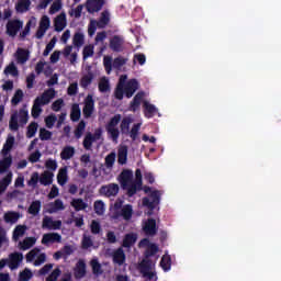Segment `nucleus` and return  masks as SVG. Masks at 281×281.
Returning a JSON list of instances; mask_svg holds the SVG:
<instances>
[{
  "label": "nucleus",
  "mask_w": 281,
  "mask_h": 281,
  "mask_svg": "<svg viewBox=\"0 0 281 281\" xmlns=\"http://www.w3.org/2000/svg\"><path fill=\"white\" fill-rule=\"evenodd\" d=\"M69 181V176L67 173V167H63L59 169L57 173V182L59 186H65Z\"/></svg>",
  "instance_id": "obj_32"
},
{
  "label": "nucleus",
  "mask_w": 281,
  "mask_h": 281,
  "mask_svg": "<svg viewBox=\"0 0 281 281\" xmlns=\"http://www.w3.org/2000/svg\"><path fill=\"white\" fill-rule=\"evenodd\" d=\"M60 210H65V204L63 203V200L57 199L54 203L49 204L48 213L54 214L56 212H60Z\"/></svg>",
  "instance_id": "obj_35"
},
{
  "label": "nucleus",
  "mask_w": 281,
  "mask_h": 281,
  "mask_svg": "<svg viewBox=\"0 0 281 281\" xmlns=\"http://www.w3.org/2000/svg\"><path fill=\"white\" fill-rule=\"evenodd\" d=\"M146 93L144 91H139L135 94L134 99L130 103V111L135 113L136 111L139 110V106H142V102L144 100V97Z\"/></svg>",
  "instance_id": "obj_15"
},
{
  "label": "nucleus",
  "mask_w": 281,
  "mask_h": 281,
  "mask_svg": "<svg viewBox=\"0 0 281 281\" xmlns=\"http://www.w3.org/2000/svg\"><path fill=\"white\" fill-rule=\"evenodd\" d=\"M119 183L121 184L123 190H126L128 188V184L133 181V170L131 169H124L120 175H119Z\"/></svg>",
  "instance_id": "obj_8"
},
{
  "label": "nucleus",
  "mask_w": 281,
  "mask_h": 281,
  "mask_svg": "<svg viewBox=\"0 0 281 281\" xmlns=\"http://www.w3.org/2000/svg\"><path fill=\"white\" fill-rule=\"evenodd\" d=\"M24 95L25 94L23 93V90H21V89L15 90V92L11 99V104L13 106L21 104V102H23Z\"/></svg>",
  "instance_id": "obj_42"
},
{
  "label": "nucleus",
  "mask_w": 281,
  "mask_h": 281,
  "mask_svg": "<svg viewBox=\"0 0 281 281\" xmlns=\"http://www.w3.org/2000/svg\"><path fill=\"white\" fill-rule=\"evenodd\" d=\"M63 236L58 233L44 234L42 238V245H54V243H61Z\"/></svg>",
  "instance_id": "obj_14"
},
{
  "label": "nucleus",
  "mask_w": 281,
  "mask_h": 281,
  "mask_svg": "<svg viewBox=\"0 0 281 281\" xmlns=\"http://www.w3.org/2000/svg\"><path fill=\"white\" fill-rule=\"evenodd\" d=\"M5 27H7L8 36H11L12 38H14V36L19 34V31L21 30V27H23V21L11 20L7 23Z\"/></svg>",
  "instance_id": "obj_6"
},
{
  "label": "nucleus",
  "mask_w": 281,
  "mask_h": 281,
  "mask_svg": "<svg viewBox=\"0 0 281 281\" xmlns=\"http://www.w3.org/2000/svg\"><path fill=\"white\" fill-rule=\"evenodd\" d=\"M54 182V173L52 171H44L40 177V183L42 186H52Z\"/></svg>",
  "instance_id": "obj_31"
},
{
  "label": "nucleus",
  "mask_w": 281,
  "mask_h": 281,
  "mask_svg": "<svg viewBox=\"0 0 281 281\" xmlns=\"http://www.w3.org/2000/svg\"><path fill=\"white\" fill-rule=\"evenodd\" d=\"M143 231L146 236H156L158 232L157 221L155 218H148L143 226Z\"/></svg>",
  "instance_id": "obj_12"
},
{
  "label": "nucleus",
  "mask_w": 281,
  "mask_h": 281,
  "mask_svg": "<svg viewBox=\"0 0 281 281\" xmlns=\"http://www.w3.org/2000/svg\"><path fill=\"white\" fill-rule=\"evenodd\" d=\"M114 214L115 218H120L121 216L124 221H131V218H133V205L126 204L121 211H116Z\"/></svg>",
  "instance_id": "obj_13"
},
{
  "label": "nucleus",
  "mask_w": 281,
  "mask_h": 281,
  "mask_svg": "<svg viewBox=\"0 0 281 281\" xmlns=\"http://www.w3.org/2000/svg\"><path fill=\"white\" fill-rule=\"evenodd\" d=\"M60 268H56L53 272L46 278V281H56L60 278Z\"/></svg>",
  "instance_id": "obj_63"
},
{
  "label": "nucleus",
  "mask_w": 281,
  "mask_h": 281,
  "mask_svg": "<svg viewBox=\"0 0 281 281\" xmlns=\"http://www.w3.org/2000/svg\"><path fill=\"white\" fill-rule=\"evenodd\" d=\"M30 115L27 109L23 108L19 112H14L9 121L10 131H19V126L27 124Z\"/></svg>",
  "instance_id": "obj_2"
},
{
  "label": "nucleus",
  "mask_w": 281,
  "mask_h": 281,
  "mask_svg": "<svg viewBox=\"0 0 281 281\" xmlns=\"http://www.w3.org/2000/svg\"><path fill=\"white\" fill-rule=\"evenodd\" d=\"M93 53L94 52L92 45L85 46L82 50L83 60H87V58H91V56H93Z\"/></svg>",
  "instance_id": "obj_59"
},
{
  "label": "nucleus",
  "mask_w": 281,
  "mask_h": 281,
  "mask_svg": "<svg viewBox=\"0 0 281 281\" xmlns=\"http://www.w3.org/2000/svg\"><path fill=\"white\" fill-rule=\"evenodd\" d=\"M94 212L95 214H98L99 216L104 214V202L102 201H95L94 202Z\"/></svg>",
  "instance_id": "obj_60"
},
{
  "label": "nucleus",
  "mask_w": 281,
  "mask_h": 281,
  "mask_svg": "<svg viewBox=\"0 0 281 281\" xmlns=\"http://www.w3.org/2000/svg\"><path fill=\"white\" fill-rule=\"evenodd\" d=\"M53 133L49 132V130H46L45 127L40 128V139L42 142H49L52 139Z\"/></svg>",
  "instance_id": "obj_54"
},
{
  "label": "nucleus",
  "mask_w": 281,
  "mask_h": 281,
  "mask_svg": "<svg viewBox=\"0 0 281 281\" xmlns=\"http://www.w3.org/2000/svg\"><path fill=\"white\" fill-rule=\"evenodd\" d=\"M143 106L145 117H155V113H157V108L154 104L148 103V101H144Z\"/></svg>",
  "instance_id": "obj_28"
},
{
  "label": "nucleus",
  "mask_w": 281,
  "mask_h": 281,
  "mask_svg": "<svg viewBox=\"0 0 281 281\" xmlns=\"http://www.w3.org/2000/svg\"><path fill=\"white\" fill-rule=\"evenodd\" d=\"M132 122H133V117H131V116L123 117V120L121 121V124H120L122 135H128V133L131 131Z\"/></svg>",
  "instance_id": "obj_26"
},
{
  "label": "nucleus",
  "mask_w": 281,
  "mask_h": 281,
  "mask_svg": "<svg viewBox=\"0 0 281 281\" xmlns=\"http://www.w3.org/2000/svg\"><path fill=\"white\" fill-rule=\"evenodd\" d=\"M160 267L162 271H170L172 267V258H170V256H162L160 260Z\"/></svg>",
  "instance_id": "obj_43"
},
{
  "label": "nucleus",
  "mask_w": 281,
  "mask_h": 281,
  "mask_svg": "<svg viewBox=\"0 0 281 281\" xmlns=\"http://www.w3.org/2000/svg\"><path fill=\"white\" fill-rule=\"evenodd\" d=\"M99 91L101 93H106V91H111V85L109 83V79L102 78L99 81Z\"/></svg>",
  "instance_id": "obj_51"
},
{
  "label": "nucleus",
  "mask_w": 281,
  "mask_h": 281,
  "mask_svg": "<svg viewBox=\"0 0 281 281\" xmlns=\"http://www.w3.org/2000/svg\"><path fill=\"white\" fill-rule=\"evenodd\" d=\"M25 232H27V226L18 225L13 231L12 239L16 243L19 238H22V236H25Z\"/></svg>",
  "instance_id": "obj_38"
},
{
  "label": "nucleus",
  "mask_w": 281,
  "mask_h": 281,
  "mask_svg": "<svg viewBox=\"0 0 281 281\" xmlns=\"http://www.w3.org/2000/svg\"><path fill=\"white\" fill-rule=\"evenodd\" d=\"M54 98H56V90H54V88H49L48 90L44 91L41 97L36 98V102L37 104L45 106L49 104Z\"/></svg>",
  "instance_id": "obj_9"
},
{
  "label": "nucleus",
  "mask_w": 281,
  "mask_h": 281,
  "mask_svg": "<svg viewBox=\"0 0 281 281\" xmlns=\"http://www.w3.org/2000/svg\"><path fill=\"white\" fill-rule=\"evenodd\" d=\"M87 276V262L85 260L79 259L74 269V277L76 280H82Z\"/></svg>",
  "instance_id": "obj_10"
},
{
  "label": "nucleus",
  "mask_w": 281,
  "mask_h": 281,
  "mask_svg": "<svg viewBox=\"0 0 281 281\" xmlns=\"http://www.w3.org/2000/svg\"><path fill=\"white\" fill-rule=\"evenodd\" d=\"M126 63H128L127 58L119 56V57L114 58V60H113V68L122 69V67H124V65H126Z\"/></svg>",
  "instance_id": "obj_53"
},
{
  "label": "nucleus",
  "mask_w": 281,
  "mask_h": 281,
  "mask_svg": "<svg viewBox=\"0 0 281 281\" xmlns=\"http://www.w3.org/2000/svg\"><path fill=\"white\" fill-rule=\"evenodd\" d=\"M120 122H122V114H115L105 125V131L113 142H117V139H120V130L117 128V124H120Z\"/></svg>",
  "instance_id": "obj_3"
},
{
  "label": "nucleus",
  "mask_w": 281,
  "mask_h": 281,
  "mask_svg": "<svg viewBox=\"0 0 281 281\" xmlns=\"http://www.w3.org/2000/svg\"><path fill=\"white\" fill-rule=\"evenodd\" d=\"M86 128H87V122L81 120L75 130L76 139H80V137H82Z\"/></svg>",
  "instance_id": "obj_47"
},
{
  "label": "nucleus",
  "mask_w": 281,
  "mask_h": 281,
  "mask_svg": "<svg viewBox=\"0 0 281 281\" xmlns=\"http://www.w3.org/2000/svg\"><path fill=\"white\" fill-rule=\"evenodd\" d=\"M36 240L32 237L25 238L22 243H20V248L23 249L24 251L30 249Z\"/></svg>",
  "instance_id": "obj_56"
},
{
  "label": "nucleus",
  "mask_w": 281,
  "mask_h": 281,
  "mask_svg": "<svg viewBox=\"0 0 281 281\" xmlns=\"http://www.w3.org/2000/svg\"><path fill=\"white\" fill-rule=\"evenodd\" d=\"M12 166V156H4L0 160V175H3Z\"/></svg>",
  "instance_id": "obj_41"
},
{
  "label": "nucleus",
  "mask_w": 281,
  "mask_h": 281,
  "mask_svg": "<svg viewBox=\"0 0 281 281\" xmlns=\"http://www.w3.org/2000/svg\"><path fill=\"white\" fill-rule=\"evenodd\" d=\"M123 89L126 98H133V95H135V91L139 89V81H137V79H131L125 83Z\"/></svg>",
  "instance_id": "obj_11"
},
{
  "label": "nucleus",
  "mask_w": 281,
  "mask_h": 281,
  "mask_svg": "<svg viewBox=\"0 0 281 281\" xmlns=\"http://www.w3.org/2000/svg\"><path fill=\"white\" fill-rule=\"evenodd\" d=\"M103 67L108 75L113 71V58L111 56H105L103 58Z\"/></svg>",
  "instance_id": "obj_52"
},
{
  "label": "nucleus",
  "mask_w": 281,
  "mask_h": 281,
  "mask_svg": "<svg viewBox=\"0 0 281 281\" xmlns=\"http://www.w3.org/2000/svg\"><path fill=\"white\" fill-rule=\"evenodd\" d=\"M10 239L8 238V232L0 228V249L1 247H8Z\"/></svg>",
  "instance_id": "obj_55"
},
{
  "label": "nucleus",
  "mask_w": 281,
  "mask_h": 281,
  "mask_svg": "<svg viewBox=\"0 0 281 281\" xmlns=\"http://www.w3.org/2000/svg\"><path fill=\"white\" fill-rule=\"evenodd\" d=\"M94 142L95 138L93 137V134L91 132H88L82 142L85 150H91Z\"/></svg>",
  "instance_id": "obj_39"
},
{
  "label": "nucleus",
  "mask_w": 281,
  "mask_h": 281,
  "mask_svg": "<svg viewBox=\"0 0 281 281\" xmlns=\"http://www.w3.org/2000/svg\"><path fill=\"white\" fill-rule=\"evenodd\" d=\"M80 115H82V112L80 111V105L78 103H74L70 110L71 122H79Z\"/></svg>",
  "instance_id": "obj_33"
},
{
  "label": "nucleus",
  "mask_w": 281,
  "mask_h": 281,
  "mask_svg": "<svg viewBox=\"0 0 281 281\" xmlns=\"http://www.w3.org/2000/svg\"><path fill=\"white\" fill-rule=\"evenodd\" d=\"M81 247L82 249H89L93 247V239L89 236H83L82 241H81Z\"/></svg>",
  "instance_id": "obj_61"
},
{
  "label": "nucleus",
  "mask_w": 281,
  "mask_h": 281,
  "mask_svg": "<svg viewBox=\"0 0 281 281\" xmlns=\"http://www.w3.org/2000/svg\"><path fill=\"white\" fill-rule=\"evenodd\" d=\"M3 74L4 76H13V78H16V76H19V70L14 63H11L4 68Z\"/></svg>",
  "instance_id": "obj_45"
},
{
  "label": "nucleus",
  "mask_w": 281,
  "mask_h": 281,
  "mask_svg": "<svg viewBox=\"0 0 281 281\" xmlns=\"http://www.w3.org/2000/svg\"><path fill=\"white\" fill-rule=\"evenodd\" d=\"M49 18L47 15H44L40 22V27L36 32V38H43V36H45V33L47 32V30H49Z\"/></svg>",
  "instance_id": "obj_17"
},
{
  "label": "nucleus",
  "mask_w": 281,
  "mask_h": 281,
  "mask_svg": "<svg viewBox=\"0 0 281 281\" xmlns=\"http://www.w3.org/2000/svg\"><path fill=\"white\" fill-rule=\"evenodd\" d=\"M23 262V254L21 252H13L8 258V266L11 269H19V265Z\"/></svg>",
  "instance_id": "obj_16"
},
{
  "label": "nucleus",
  "mask_w": 281,
  "mask_h": 281,
  "mask_svg": "<svg viewBox=\"0 0 281 281\" xmlns=\"http://www.w3.org/2000/svg\"><path fill=\"white\" fill-rule=\"evenodd\" d=\"M15 57L18 63H20V65H23L27 63V59L30 58V53L23 48H19L15 53Z\"/></svg>",
  "instance_id": "obj_34"
},
{
  "label": "nucleus",
  "mask_w": 281,
  "mask_h": 281,
  "mask_svg": "<svg viewBox=\"0 0 281 281\" xmlns=\"http://www.w3.org/2000/svg\"><path fill=\"white\" fill-rule=\"evenodd\" d=\"M109 47L112 52L116 54L124 52V37L120 35H114L112 38H110Z\"/></svg>",
  "instance_id": "obj_7"
},
{
  "label": "nucleus",
  "mask_w": 281,
  "mask_h": 281,
  "mask_svg": "<svg viewBox=\"0 0 281 281\" xmlns=\"http://www.w3.org/2000/svg\"><path fill=\"white\" fill-rule=\"evenodd\" d=\"M12 171H9L4 178L0 180V196L8 190L10 183H12Z\"/></svg>",
  "instance_id": "obj_25"
},
{
  "label": "nucleus",
  "mask_w": 281,
  "mask_h": 281,
  "mask_svg": "<svg viewBox=\"0 0 281 281\" xmlns=\"http://www.w3.org/2000/svg\"><path fill=\"white\" fill-rule=\"evenodd\" d=\"M158 251H159V246H157V244H149L144 256L145 258H153V256H155Z\"/></svg>",
  "instance_id": "obj_49"
},
{
  "label": "nucleus",
  "mask_w": 281,
  "mask_h": 281,
  "mask_svg": "<svg viewBox=\"0 0 281 281\" xmlns=\"http://www.w3.org/2000/svg\"><path fill=\"white\" fill-rule=\"evenodd\" d=\"M21 218V213L14 212V211H9L4 213L3 220L4 223H9L10 225H14Z\"/></svg>",
  "instance_id": "obj_24"
},
{
  "label": "nucleus",
  "mask_w": 281,
  "mask_h": 281,
  "mask_svg": "<svg viewBox=\"0 0 281 281\" xmlns=\"http://www.w3.org/2000/svg\"><path fill=\"white\" fill-rule=\"evenodd\" d=\"M32 279V271L25 269L20 273L19 281H29Z\"/></svg>",
  "instance_id": "obj_64"
},
{
  "label": "nucleus",
  "mask_w": 281,
  "mask_h": 281,
  "mask_svg": "<svg viewBox=\"0 0 281 281\" xmlns=\"http://www.w3.org/2000/svg\"><path fill=\"white\" fill-rule=\"evenodd\" d=\"M95 111V100H93V94H88L83 101L82 114L86 120H89Z\"/></svg>",
  "instance_id": "obj_4"
},
{
  "label": "nucleus",
  "mask_w": 281,
  "mask_h": 281,
  "mask_svg": "<svg viewBox=\"0 0 281 281\" xmlns=\"http://www.w3.org/2000/svg\"><path fill=\"white\" fill-rule=\"evenodd\" d=\"M72 45H75V47H82L85 45V34L75 33L72 37Z\"/></svg>",
  "instance_id": "obj_48"
},
{
  "label": "nucleus",
  "mask_w": 281,
  "mask_h": 281,
  "mask_svg": "<svg viewBox=\"0 0 281 281\" xmlns=\"http://www.w3.org/2000/svg\"><path fill=\"white\" fill-rule=\"evenodd\" d=\"M145 194H149V198H143L144 207H148V216H153V211L161 202V192L159 190H154L153 188L145 186L143 187Z\"/></svg>",
  "instance_id": "obj_1"
},
{
  "label": "nucleus",
  "mask_w": 281,
  "mask_h": 281,
  "mask_svg": "<svg viewBox=\"0 0 281 281\" xmlns=\"http://www.w3.org/2000/svg\"><path fill=\"white\" fill-rule=\"evenodd\" d=\"M115 164V153H111L105 157V167L113 168Z\"/></svg>",
  "instance_id": "obj_62"
},
{
  "label": "nucleus",
  "mask_w": 281,
  "mask_h": 281,
  "mask_svg": "<svg viewBox=\"0 0 281 281\" xmlns=\"http://www.w3.org/2000/svg\"><path fill=\"white\" fill-rule=\"evenodd\" d=\"M135 243H137V234L130 233L124 236L122 247L125 249H131Z\"/></svg>",
  "instance_id": "obj_22"
},
{
  "label": "nucleus",
  "mask_w": 281,
  "mask_h": 281,
  "mask_svg": "<svg viewBox=\"0 0 281 281\" xmlns=\"http://www.w3.org/2000/svg\"><path fill=\"white\" fill-rule=\"evenodd\" d=\"M104 8V0H89L87 4V10L90 13L100 12Z\"/></svg>",
  "instance_id": "obj_19"
},
{
  "label": "nucleus",
  "mask_w": 281,
  "mask_h": 281,
  "mask_svg": "<svg viewBox=\"0 0 281 281\" xmlns=\"http://www.w3.org/2000/svg\"><path fill=\"white\" fill-rule=\"evenodd\" d=\"M63 10V2L60 0H56L49 8V14H56V12H60Z\"/></svg>",
  "instance_id": "obj_57"
},
{
  "label": "nucleus",
  "mask_w": 281,
  "mask_h": 281,
  "mask_svg": "<svg viewBox=\"0 0 281 281\" xmlns=\"http://www.w3.org/2000/svg\"><path fill=\"white\" fill-rule=\"evenodd\" d=\"M31 2L30 0H19L15 5L16 12H27L30 10Z\"/></svg>",
  "instance_id": "obj_44"
},
{
  "label": "nucleus",
  "mask_w": 281,
  "mask_h": 281,
  "mask_svg": "<svg viewBox=\"0 0 281 281\" xmlns=\"http://www.w3.org/2000/svg\"><path fill=\"white\" fill-rule=\"evenodd\" d=\"M123 190H127V196H135V194H137V190H142V188H139L137 182L132 181L130 184H127L126 189Z\"/></svg>",
  "instance_id": "obj_46"
},
{
  "label": "nucleus",
  "mask_w": 281,
  "mask_h": 281,
  "mask_svg": "<svg viewBox=\"0 0 281 281\" xmlns=\"http://www.w3.org/2000/svg\"><path fill=\"white\" fill-rule=\"evenodd\" d=\"M139 128H142V124L140 123H136L130 130L127 135H130V137H131V139L133 142H135V139H137V136L139 135Z\"/></svg>",
  "instance_id": "obj_50"
},
{
  "label": "nucleus",
  "mask_w": 281,
  "mask_h": 281,
  "mask_svg": "<svg viewBox=\"0 0 281 281\" xmlns=\"http://www.w3.org/2000/svg\"><path fill=\"white\" fill-rule=\"evenodd\" d=\"M55 32H63L67 27V15L65 13L59 14L55 19Z\"/></svg>",
  "instance_id": "obj_23"
},
{
  "label": "nucleus",
  "mask_w": 281,
  "mask_h": 281,
  "mask_svg": "<svg viewBox=\"0 0 281 281\" xmlns=\"http://www.w3.org/2000/svg\"><path fill=\"white\" fill-rule=\"evenodd\" d=\"M153 269V260L149 258H144L139 263H138V270L139 273H143L145 271H151Z\"/></svg>",
  "instance_id": "obj_37"
},
{
  "label": "nucleus",
  "mask_w": 281,
  "mask_h": 281,
  "mask_svg": "<svg viewBox=\"0 0 281 281\" xmlns=\"http://www.w3.org/2000/svg\"><path fill=\"white\" fill-rule=\"evenodd\" d=\"M74 155H76V148H74L71 146L64 147L60 153V157L64 161H69V159H71V157H74Z\"/></svg>",
  "instance_id": "obj_30"
},
{
  "label": "nucleus",
  "mask_w": 281,
  "mask_h": 281,
  "mask_svg": "<svg viewBox=\"0 0 281 281\" xmlns=\"http://www.w3.org/2000/svg\"><path fill=\"white\" fill-rule=\"evenodd\" d=\"M91 82H93V72L89 71L87 75L81 77L80 87L82 89H88Z\"/></svg>",
  "instance_id": "obj_40"
},
{
  "label": "nucleus",
  "mask_w": 281,
  "mask_h": 281,
  "mask_svg": "<svg viewBox=\"0 0 281 281\" xmlns=\"http://www.w3.org/2000/svg\"><path fill=\"white\" fill-rule=\"evenodd\" d=\"M90 267L92 269V274L97 278H100L104 273V269H102V263L98 260V258H93L90 260Z\"/></svg>",
  "instance_id": "obj_21"
},
{
  "label": "nucleus",
  "mask_w": 281,
  "mask_h": 281,
  "mask_svg": "<svg viewBox=\"0 0 281 281\" xmlns=\"http://www.w3.org/2000/svg\"><path fill=\"white\" fill-rule=\"evenodd\" d=\"M14 142H15L14 136L9 134L3 145V148L1 150V155H3V157L8 156V153L12 150V146H14Z\"/></svg>",
  "instance_id": "obj_27"
},
{
  "label": "nucleus",
  "mask_w": 281,
  "mask_h": 281,
  "mask_svg": "<svg viewBox=\"0 0 281 281\" xmlns=\"http://www.w3.org/2000/svg\"><path fill=\"white\" fill-rule=\"evenodd\" d=\"M71 207L75 209V212H82V210H87L88 204L85 202V200L78 198V199H72L70 202Z\"/></svg>",
  "instance_id": "obj_29"
},
{
  "label": "nucleus",
  "mask_w": 281,
  "mask_h": 281,
  "mask_svg": "<svg viewBox=\"0 0 281 281\" xmlns=\"http://www.w3.org/2000/svg\"><path fill=\"white\" fill-rule=\"evenodd\" d=\"M58 121V117H56V114H50L45 117V124L46 128H54V124Z\"/></svg>",
  "instance_id": "obj_58"
},
{
  "label": "nucleus",
  "mask_w": 281,
  "mask_h": 281,
  "mask_svg": "<svg viewBox=\"0 0 281 281\" xmlns=\"http://www.w3.org/2000/svg\"><path fill=\"white\" fill-rule=\"evenodd\" d=\"M44 229H60L63 227V222L60 220L53 221L52 217H44L43 220Z\"/></svg>",
  "instance_id": "obj_18"
},
{
  "label": "nucleus",
  "mask_w": 281,
  "mask_h": 281,
  "mask_svg": "<svg viewBox=\"0 0 281 281\" xmlns=\"http://www.w3.org/2000/svg\"><path fill=\"white\" fill-rule=\"evenodd\" d=\"M113 262L115 265H119V267H122V265H124V262H126V254H124V249L122 248H117L114 252H113Z\"/></svg>",
  "instance_id": "obj_20"
},
{
  "label": "nucleus",
  "mask_w": 281,
  "mask_h": 281,
  "mask_svg": "<svg viewBox=\"0 0 281 281\" xmlns=\"http://www.w3.org/2000/svg\"><path fill=\"white\" fill-rule=\"evenodd\" d=\"M128 159V148L126 146L121 147L117 154V161L121 166H124Z\"/></svg>",
  "instance_id": "obj_36"
},
{
  "label": "nucleus",
  "mask_w": 281,
  "mask_h": 281,
  "mask_svg": "<svg viewBox=\"0 0 281 281\" xmlns=\"http://www.w3.org/2000/svg\"><path fill=\"white\" fill-rule=\"evenodd\" d=\"M99 193L108 198L117 196V194L120 193V186L117 183L102 186L99 189Z\"/></svg>",
  "instance_id": "obj_5"
}]
</instances>
